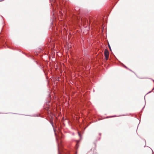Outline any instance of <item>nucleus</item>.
Instances as JSON below:
<instances>
[{"label":"nucleus","instance_id":"f257e3e1","mask_svg":"<svg viewBox=\"0 0 154 154\" xmlns=\"http://www.w3.org/2000/svg\"><path fill=\"white\" fill-rule=\"evenodd\" d=\"M104 54L105 57L106 59L108 60L109 58V53L108 50L107 49H105L104 51Z\"/></svg>","mask_w":154,"mask_h":154},{"label":"nucleus","instance_id":"f03ea898","mask_svg":"<svg viewBox=\"0 0 154 154\" xmlns=\"http://www.w3.org/2000/svg\"><path fill=\"white\" fill-rule=\"evenodd\" d=\"M108 46H109V49H110V50L111 51V47H110V46H109V45Z\"/></svg>","mask_w":154,"mask_h":154},{"label":"nucleus","instance_id":"20e7f679","mask_svg":"<svg viewBox=\"0 0 154 154\" xmlns=\"http://www.w3.org/2000/svg\"><path fill=\"white\" fill-rule=\"evenodd\" d=\"M3 1V0H0V2H1V1Z\"/></svg>","mask_w":154,"mask_h":154},{"label":"nucleus","instance_id":"7ed1b4c3","mask_svg":"<svg viewBox=\"0 0 154 154\" xmlns=\"http://www.w3.org/2000/svg\"><path fill=\"white\" fill-rule=\"evenodd\" d=\"M52 2H53L54 3L55 2V1L54 0H52Z\"/></svg>","mask_w":154,"mask_h":154},{"label":"nucleus","instance_id":"39448f33","mask_svg":"<svg viewBox=\"0 0 154 154\" xmlns=\"http://www.w3.org/2000/svg\"><path fill=\"white\" fill-rule=\"evenodd\" d=\"M125 68H126V66H125Z\"/></svg>","mask_w":154,"mask_h":154}]
</instances>
